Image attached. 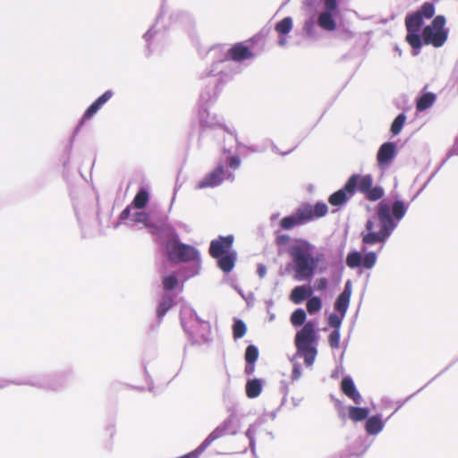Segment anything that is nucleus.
Returning <instances> with one entry per match:
<instances>
[{"instance_id":"obj_26","label":"nucleus","mask_w":458,"mask_h":458,"mask_svg":"<svg viewBox=\"0 0 458 458\" xmlns=\"http://www.w3.org/2000/svg\"><path fill=\"white\" fill-rule=\"evenodd\" d=\"M301 207L308 208L310 209V218L309 219V222L316 218L325 216L328 211L327 205L324 202H317L314 206L310 203H303Z\"/></svg>"},{"instance_id":"obj_25","label":"nucleus","mask_w":458,"mask_h":458,"mask_svg":"<svg viewBox=\"0 0 458 458\" xmlns=\"http://www.w3.org/2000/svg\"><path fill=\"white\" fill-rule=\"evenodd\" d=\"M265 423V416H260L258 418V420L250 425L248 428L245 435L247 438L250 441V448L251 453L255 455L256 454V441H255V435L258 431V429L260 428L262 424Z\"/></svg>"},{"instance_id":"obj_59","label":"nucleus","mask_w":458,"mask_h":458,"mask_svg":"<svg viewBox=\"0 0 458 458\" xmlns=\"http://www.w3.org/2000/svg\"><path fill=\"white\" fill-rule=\"evenodd\" d=\"M286 44H287V39H286L285 36L280 35V38L278 39V45L280 47H285Z\"/></svg>"},{"instance_id":"obj_56","label":"nucleus","mask_w":458,"mask_h":458,"mask_svg":"<svg viewBox=\"0 0 458 458\" xmlns=\"http://www.w3.org/2000/svg\"><path fill=\"white\" fill-rule=\"evenodd\" d=\"M257 273L259 275V276L260 278L264 277L267 274V267L265 265L263 264H259L258 265V269H257Z\"/></svg>"},{"instance_id":"obj_41","label":"nucleus","mask_w":458,"mask_h":458,"mask_svg":"<svg viewBox=\"0 0 458 458\" xmlns=\"http://www.w3.org/2000/svg\"><path fill=\"white\" fill-rule=\"evenodd\" d=\"M259 349L257 346H255L254 344H250V345L247 346V348L245 350V354H244L246 363H250V362L256 363V361L259 359Z\"/></svg>"},{"instance_id":"obj_38","label":"nucleus","mask_w":458,"mask_h":458,"mask_svg":"<svg viewBox=\"0 0 458 458\" xmlns=\"http://www.w3.org/2000/svg\"><path fill=\"white\" fill-rule=\"evenodd\" d=\"M322 308L321 299L318 296H310L307 301V310L310 314L318 312Z\"/></svg>"},{"instance_id":"obj_24","label":"nucleus","mask_w":458,"mask_h":458,"mask_svg":"<svg viewBox=\"0 0 458 458\" xmlns=\"http://www.w3.org/2000/svg\"><path fill=\"white\" fill-rule=\"evenodd\" d=\"M174 298L175 297L171 293H165L163 295L157 310V316L159 321H161L167 311L174 307L175 303Z\"/></svg>"},{"instance_id":"obj_55","label":"nucleus","mask_w":458,"mask_h":458,"mask_svg":"<svg viewBox=\"0 0 458 458\" xmlns=\"http://www.w3.org/2000/svg\"><path fill=\"white\" fill-rule=\"evenodd\" d=\"M454 155H458V138L455 139L452 148L448 152V157Z\"/></svg>"},{"instance_id":"obj_8","label":"nucleus","mask_w":458,"mask_h":458,"mask_svg":"<svg viewBox=\"0 0 458 458\" xmlns=\"http://www.w3.org/2000/svg\"><path fill=\"white\" fill-rule=\"evenodd\" d=\"M317 322L310 320L306 322L295 335V345L297 357H303L306 366L310 367L313 365L316 356L317 349L313 344L317 340Z\"/></svg>"},{"instance_id":"obj_11","label":"nucleus","mask_w":458,"mask_h":458,"mask_svg":"<svg viewBox=\"0 0 458 458\" xmlns=\"http://www.w3.org/2000/svg\"><path fill=\"white\" fill-rule=\"evenodd\" d=\"M217 98L202 101L201 93L199 94V99L198 103V119L199 124L203 128H216L224 127L222 119L216 114H210L208 107L210 105L216 102Z\"/></svg>"},{"instance_id":"obj_22","label":"nucleus","mask_w":458,"mask_h":458,"mask_svg":"<svg viewBox=\"0 0 458 458\" xmlns=\"http://www.w3.org/2000/svg\"><path fill=\"white\" fill-rule=\"evenodd\" d=\"M409 208V204H405L402 199H395L390 208L391 218L395 223L396 227L400 221L405 216Z\"/></svg>"},{"instance_id":"obj_51","label":"nucleus","mask_w":458,"mask_h":458,"mask_svg":"<svg viewBox=\"0 0 458 458\" xmlns=\"http://www.w3.org/2000/svg\"><path fill=\"white\" fill-rule=\"evenodd\" d=\"M340 337H341L340 330H333L331 332V334L329 335L328 342H329L330 346L333 349L339 348Z\"/></svg>"},{"instance_id":"obj_49","label":"nucleus","mask_w":458,"mask_h":458,"mask_svg":"<svg viewBox=\"0 0 458 458\" xmlns=\"http://www.w3.org/2000/svg\"><path fill=\"white\" fill-rule=\"evenodd\" d=\"M157 30L156 29V25H153L144 35L143 38L146 42L147 48L149 52L152 51L151 46H152V39L157 34Z\"/></svg>"},{"instance_id":"obj_62","label":"nucleus","mask_w":458,"mask_h":458,"mask_svg":"<svg viewBox=\"0 0 458 458\" xmlns=\"http://www.w3.org/2000/svg\"><path fill=\"white\" fill-rule=\"evenodd\" d=\"M279 216H280L279 213L272 214L271 216H270L271 223L273 224L275 221H276L278 219Z\"/></svg>"},{"instance_id":"obj_16","label":"nucleus","mask_w":458,"mask_h":458,"mask_svg":"<svg viewBox=\"0 0 458 458\" xmlns=\"http://www.w3.org/2000/svg\"><path fill=\"white\" fill-rule=\"evenodd\" d=\"M396 156V148L393 142H385L382 144L377 154V165L381 170L389 167Z\"/></svg>"},{"instance_id":"obj_4","label":"nucleus","mask_w":458,"mask_h":458,"mask_svg":"<svg viewBox=\"0 0 458 458\" xmlns=\"http://www.w3.org/2000/svg\"><path fill=\"white\" fill-rule=\"evenodd\" d=\"M165 230L161 236H166L165 251L168 259L173 262H191L185 271V277L190 278L200 272L201 259L199 251L192 245L182 243L174 226L170 224L164 225Z\"/></svg>"},{"instance_id":"obj_36","label":"nucleus","mask_w":458,"mask_h":458,"mask_svg":"<svg viewBox=\"0 0 458 458\" xmlns=\"http://www.w3.org/2000/svg\"><path fill=\"white\" fill-rule=\"evenodd\" d=\"M148 201V192L140 189L133 199L132 204L136 208H143Z\"/></svg>"},{"instance_id":"obj_43","label":"nucleus","mask_w":458,"mask_h":458,"mask_svg":"<svg viewBox=\"0 0 458 458\" xmlns=\"http://www.w3.org/2000/svg\"><path fill=\"white\" fill-rule=\"evenodd\" d=\"M18 385H31V386H37L40 387H46L50 389H56L58 386L55 382H51L50 380H35V381H24V382H18Z\"/></svg>"},{"instance_id":"obj_32","label":"nucleus","mask_w":458,"mask_h":458,"mask_svg":"<svg viewBox=\"0 0 458 458\" xmlns=\"http://www.w3.org/2000/svg\"><path fill=\"white\" fill-rule=\"evenodd\" d=\"M406 40L413 49V55H418L422 47L421 36L419 31H407Z\"/></svg>"},{"instance_id":"obj_14","label":"nucleus","mask_w":458,"mask_h":458,"mask_svg":"<svg viewBox=\"0 0 458 458\" xmlns=\"http://www.w3.org/2000/svg\"><path fill=\"white\" fill-rule=\"evenodd\" d=\"M310 218V209L300 206L292 215L287 216L281 220L280 226L284 230H291L295 226L309 223Z\"/></svg>"},{"instance_id":"obj_13","label":"nucleus","mask_w":458,"mask_h":458,"mask_svg":"<svg viewBox=\"0 0 458 458\" xmlns=\"http://www.w3.org/2000/svg\"><path fill=\"white\" fill-rule=\"evenodd\" d=\"M356 179L357 176H351L342 189L330 195L328 199L329 203L338 207L344 205L351 199L356 191Z\"/></svg>"},{"instance_id":"obj_21","label":"nucleus","mask_w":458,"mask_h":458,"mask_svg":"<svg viewBox=\"0 0 458 458\" xmlns=\"http://www.w3.org/2000/svg\"><path fill=\"white\" fill-rule=\"evenodd\" d=\"M312 293L313 290L310 285H298L292 290L290 300L295 304H300L306 299L310 298Z\"/></svg>"},{"instance_id":"obj_53","label":"nucleus","mask_w":458,"mask_h":458,"mask_svg":"<svg viewBox=\"0 0 458 458\" xmlns=\"http://www.w3.org/2000/svg\"><path fill=\"white\" fill-rule=\"evenodd\" d=\"M327 285H328V281L325 277L318 279L317 282H316V284H315L316 289L318 290V291L326 290Z\"/></svg>"},{"instance_id":"obj_48","label":"nucleus","mask_w":458,"mask_h":458,"mask_svg":"<svg viewBox=\"0 0 458 458\" xmlns=\"http://www.w3.org/2000/svg\"><path fill=\"white\" fill-rule=\"evenodd\" d=\"M336 31V38L341 40H350L354 38V33L346 27L337 28Z\"/></svg>"},{"instance_id":"obj_7","label":"nucleus","mask_w":458,"mask_h":458,"mask_svg":"<svg viewBox=\"0 0 458 458\" xmlns=\"http://www.w3.org/2000/svg\"><path fill=\"white\" fill-rule=\"evenodd\" d=\"M181 325L193 344H203L210 341L211 328L208 321L200 319L195 310L183 303L180 310Z\"/></svg>"},{"instance_id":"obj_10","label":"nucleus","mask_w":458,"mask_h":458,"mask_svg":"<svg viewBox=\"0 0 458 458\" xmlns=\"http://www.w3.org/2000/svg\"><path fill=\"white\" fill-rule=\"evenodd\" d=\"M240 429V424L235 415L228 416L222 423H220L200 444V449H207L215 440L221 437L230 434L236 435Z\"/></svg>"},{"instance_id":"obj_28","label":"nucleus","mask_w":458,"mask_h":458,"mask_svg":"<svg viewBox=\"0 0 458 458\" xmlns=\"http://www.w3.org/2000/svg\"><path fill=\"white\" fill-rule=\"evenodd\" d=\"M262 388V380L259 378L248 379L245 386L246 394L249 398H256L260 394Z\"/></svg>"},{"instance_id":"obj_57","label":"nucleus","mask_w":458,"mask_h":458,"mask_svg":"<svg viewBox=\"0 0 458 458\" xmlns=\"http://www.w3.org/2000/svg\"><path fill=\"white\" fill-rule=\"evenodd\" d=\"M261 416H265V422L267 419L274 420L277 416V411H272L270 412H265Z\"/></svg>"},{"instance_id":"obj_52","label":"nucleus","mask_w":458,"mask_h":458,"mask_svg":"<svg viewBox=\"0 0 458 458\" xmlns=\"http://www.w3.org/2000/svg\"><path fill=\"white\" fill-rule=\"evenodd\" d=\"M131 206H128L126 207L120 214L119 216V220L120 222H125L127 220H130L131 219Z\"/></svg>"},{"instance_id":"obj_47","label":"nucleus","mask_w":458,"mask_h":458,"mask_svg":"<svg viewBox=\"0 0 458 458\" xmlns=\"http://www.w3.org/2000/svg\"><path fill=\"white\" fill-rule=\"evenodd\" d=\"M301 357H297V353L293 355L291 359V362L293 364V372H292V379L298 380L301 376V366L299 363L298 360Z\"/></svg>"},{"instance_id":"obj_42","label":"nucleus","mask_w":458,"mask_h":458,"mask_svg":"<svg viewBox=\"0 0 458 458\" xmlns=\"http://www.w3.org/2000/svg\"><path fill=\"white\" fill-rule=\"evenodd\" d=\"M178 285V278L174 274L166 276L163 278V287L165 293H170Z\"/></svg>"},{"instance_id":"obj_30","label":"nucleus","mask_w":458,"mask_h":458,"mask_svg":"<svg viewBox=\"0 0 458 458\" xmlns=\"http://www.w3.org/2000/svg\"><path fill=\"white\" fill-rule=\"evenodd\" d=\"M352 176H357L356 179V191L360 193L366 195V193L370 190L373 185V178L370 174L360 175L357 174H352Z\"/></svg>"},{"instance_id":"obj_61","label":"nucleus","mask_w":458,"mask_h":458,"mask_svg":"<svg viewBox=\"0 0 458 458\" xmlns=\"http://www.w3.org/2000/svg\"><path fill=\"white\" fill-rule=\"evenodd\" d=\"M382 403H383L384 407H390L392 404V401L388 398L382 399Z\"/></svg>"},{"instance_id":"obj_35","label":"nucleus","mask_w":458,"mask_h":458,"mask_svg":"<svg viewBox=\"0 0 458 458\" xmlns=\"http://www.w3.org/2000/svg\"><path fill=\"white\" fill-rule=\"evenodd\" d=\"M356 445H360V450H354V451H348L347 454H344L342 458H360V456L367 451L369 445L364 444V440L361 438H358L355 441Z\"/></svg>"},{"instance_id":"obj_29","label":"nucleus","mask_w":458,"mask_h":458,"mask_svg":"<svg viewBox=\"0 0 458 458\" xmlns=\"http://www.w3.org/2000/svg\"><path fill=\"white\" fill-rule=\"evenodd\" d=\"M422 24L423 18L418 12L408 14L405 18V26L407 31H420Z\"/></svg>"},{"instance_id":"obj_44","label":"nucleus","mask_w":458,"mask_h":458,"mask_svg":"<svg viewBox=\"0 0 458 458\" xmlns=\"http://www.w3.org/2000/svg\"><path fill=\"white\" fill-rule=\"evenodd\" d=\"M419 13H420L422 18L430 19L435 14V6L430 2L424 3L420 9L417 11Z\"/></svg>"},{"instance_id":"obj_31","label":"nucleus","mask_w":458,"mask_h":458,"mask_svg":"<svg viewBox=\"0 0 458 458\" xmlns=\"http://www.w3.org/2000/svg\"><path fill=\"white\" fill-rule=\"evenodd\" d=\"M436 95L431 92L423 94L418 100L416 108L419 112H423L433 106L436 101Z\"/></svg>"},{"instance_id":"obj_20","label":"nucleus","mask_w":458,"mask_h":458,"mask_svg":"<svg viewBox=\"0 0 458 458\" xmlns=\"http://www.w3.org/2000/svg\"><path fill=\"white\" fill-rule=\"evenodd\" d=\"M342 390L356 404L361 403L362 397L360 394V393L357 391L356 386H355L354 382L352 379V377H344V379L342 381Z\"/></svg>"},{"instance_id":"obj_45","label":"nucleus","mask_w":458,"mask_h":458,"mask_svg":"<svg viewBox=\"0 0 458 458\" xmlns=\"http://www.w3.org/2000/svg\"><path fill=\"white\" fill-rule=\"evenodd\" d=\"M173 19L175 22H179L180 24L188 27H191L193 24L192 17L185 13H176L174 14Z\"/></svg>"},{"instance_id":"obj_1","label":"nucleus","mask_w":458,"mask_h":458,"mask_svg":"<svg viewBox=\"0 0 458 458\" xmlns=\"http://www.w3.org/2000/svg\"><path fill=\"white\" fill-rule=\"evenodd\" d=\"M396 228L391 218L390 207L381 201L378 203L376 214L366 222L364 230L360 233L362 247L360 251H350L346 257V265L353 269L362 267L372 269L377 263V255L374 251H367V246L380 243L379 250L387 242Z\"/></svg>"},{"instance_id":"obj_2","label":"nucleus","mask_w":458,"mask_h":458,"mask_svg":"<svg viewBox=\"0 0 458 458\" xmlns=\"http://www.w3.org/2000/svg\"><path fill=\"white\" fill-rule=\"evenodd\" d=\"M221 46L212 47V62L199 75L202 101L217 98L223 87L242 71V66L229 59Z\"/></svg>"},{"instance_id":"obj_27","label":"nucleus","mask_w":458,"mask_h":458,"mask_svg":"<svg viewBox=\"0 0 458 458\" xmlns=\"http://www.w3.org/2000/svg\"><path fill=\"white\" fill-rule=\"evenodd\" d=\"M236 258H237V255L234 250H232L231 252H228L227 254L222 255L219 258H216L218 267L225 273H229L234 267Z\"/></svg>"},{"instance_id":"obj_12","label":"nucleus","mask_w":458,"mask_h":458,"mask_svg":"<svg viewBox=\"0 0 458 458\" xmlns=\"http://www.w3.org/2000/svg\"><path fill=\"white\" fill-rule=\"evenodd\" d=\"M131 224H130V225H132L134 223L143 224L147 228L150 230L152 234H155L158 237H160L165 230L164 225H169L165 222V220L160 222V219H158L155 221L149 214L143 211H134L131 215ZM126 224L129 225V223Z\"/></svg>"},{"instance_id":"obj_58","label":"nucleus","mask_w":458,"mask_h":458,"mask_svg":"<svg viewBox=\"0 0 458 458\" xmlns=\"http://www.w3.org/2000/svg\"><path fill=\"white\" fill-rule=\"evenodd\" d=\"M74 209H75V213H76L78 221L81 223V219H82V213L83 212H82V210L81 209V208L77 204L74 205Z\"/></svg>"},{"instance_id":"obj_46","label":"nucleus","mask_w":458,"mask_h":458,"mask_svg":"<svg viewBox=\"0 0 458 458\" xmlns=\"http://www.w3.org/2000/svg\"><path fill=\"white\" fill-rule=\"evenodd\" d=\"M384 196V190L381 186L371 187L365 197L371 201L380 199Z\"/></svg>"},{"instance_id":"obj_40","label":"nucleus","mask_w":458,"mask_h":458,"mask_svg":"<svg viewBox=\"0 0 458 458\" xmlns=\"http://www.w3.org/2000/svg\"><path fill=\"white\" fill-rule=\"evenodd\" d=\"M406 121V115L403 113L399 114L394 120L391 125V132L394 135H397L401 132L403 124Z\"/></svg>"},{"instance_id":"obj_6","label":"nucleus","mask_w":458,"mask_h":458,"mask_svg":"<svg viewBox=\"0 0 458 458\" xmlns=\"http://www.w3.org/2000/svg\"><path fill=\"white\" fill-rule=\"evenodd\" d=\"M241 163L239 156L231 155V150L224 148L223 154L217 160L215 168L197 182L196 189L216 188L225 181L233 182L234 171L240 167Z\"/></svg>"},{"instance_id":"obj_19","label":"nucleus","mask_w":458,"mask_h":458,"mask_svg":"<svg viewBox=\"0 0 458 458\" xmlns=\"http://www.w3.org/2000/svg\"><path fill=\"white\" fill-rule=\"evenodd\" d=\"M352 293V282L351 280H348L344 284V291L339 294L335 302V309L337 312H339L342 315V317H345L346 315L350 304Z\"/></svg>"},{"instance_id":"obj_9","label":"nucleus","mask_w":458,"mask_h":458,"mask_svg":"<svg viewBox=\"0 0 458 458\" xmlns=\"http://www.w3.org/2000/svg\"><path fill=\"white\" fill-rule=\"evenodd\" d=\"M445 18L443 15H437L434 18L431 24L426 26L422 30L423 42L426 45H432L435 47H442L447 39L448 30L445 29Z\"/></svg>"},{"instance_id":"obj_5","label":"nucleus","mask_w":458,"mask_h":458,"mask_svg":"<svg viewBox=\"0 0 458 458\" xmlns=\"http://www.w3.org/2000/svg\"><path fill=\"white\" fill-rule=\"evenodd\" d=\"M316 246L306 240H299L289 248L295 280L303 282L312 279L324 257L322 253L316 254Z\"/></svg>"},{"instance_id":"obj_18","label":"nucleus","mask_w":458,"mask_h":458,"mask_svg":"<svg viewBox=\"0 0 458 458\" xmlns=\"http://www.w3.org/2000/svg\"><path fill=\"white\" fill-rule=\"evenodd\" d=\"M113 96L114 92L111 89H108L98 97L84 112L78 128L81 126L85 121L91 119L101 109V107L112 98Z\"/></svg>"},{"instance_id":"obj_3","label":"nucleus","mask_w":458,"mask_h":458,"mask_svg":"<svg viewBox=\"0 0 458 458\" xmlns=\"http://www.w3.org/2000/svg\"><path fill=\"white\" fill-rule=\"evenodd\" d=\"M340 18L338 0H320L316 13L305 20L302 30L308 38L317 40L320 38L319 30L325 32L335 31Z\"/></svg>"},{"instance_id":"obj_15","label":"nucleus","mask_w":458,"mask_h":458,"mask_svg":"<svg viewBox=\"0 0 458 458\" xmlns=\"http://www.w3.org/2000/svg\"><path fill=\"white\" fill-rule=\"evenodd\" d=\"M224 51L226 52L228 57L233 62L239 64L244 60L251 59L254 57V54L244 43H237L233 47L226 45H220Z\"/></svg>"},{"instance_id":"obj_17","label":"nucleus","mask_w":458,"mask_h":458,"mask_svg":"<svg viewBox=\"0 0 458 458\" xmlns=\"http://www.w3.org/2000/svg\"><path fill=\"white\" fill-rule=\"evenodd\" d=\"M233 242V235L220 236L218 239L211 241L209 246L210 255L213 258H219L222 255L231 252Z\"/></svg>"},{"instance_id":"obj_54","label":"nucleus","mask_w":458,"mask_h":458,"mask_svg":"<svg viewBox=\"0 0 458 458\" xmlns=\"http://www.w3.org/2000/svg\"><path fill=\"white\" fill-rule=\"evenodd\" d=\"M244 371L247 376H251L255 371V362L246 363Z\"/></svg>"},{"instance_id":"obj_64","label":"nucleus","mask_w":458,"mask_h":458,"mask_svg":"<svg viewBox=\"0 0 458 458\" xmlns=\"http://www.w3.org/2000/svg\"><path fill=\"white\" fill-rule=\"evenodd\" d=\"M176 225L178 227H181V228L184 229L185 231H189L188 225H184V224H182L181 222L177 223Z\"/></svg>"},{"instance_id":"obj_63","label":"nucleus","mask_w":458,"mask_h":458,"mask_svg":"<svg viewBox=\"0 0 458 458\" xmlns=\"http://www.w3.org/2000/svg\"><path fill=\"white\" fill-rule=\"evenodd\" d=\"M411 397V396H409V397H408L406 400H404V401H400V402H398V403H397V407H396V409H395V411H398V410H399V409H400V408L404 404V403H405L407 400H409Z\"/></svg>"},{"instance_id":"obj_37","label":"nucleus","mask_w":458,"mask_h":458,"mask_svg":"<svg viewBox=\"0 0 458 458\" xmlns=\"http://www.w3.org/2000/svg\"><path fill=\"white\" fill-rule=\"evenodd\" d=\"M307 315L303 309H297L295 310L290 318L291 323L293 327H300L302 326L305 323Z\"/></svg>"},{"instance_id":"obj_23","label":"nucleus","mask_w":458,"mask_h":458,"mask_svg":"<svg viewBox=\"0 0 458 458\" xmlns=\"http://www.w3.org/2000/svg\"><path fill=\"white\" fill-rule=\"evenodd\" d=\"M385 427V421L382 420L381 415L377 414L369 417L365 424V430L369 435H378Z\"/></svg>"},{"instance_id":"obj_60","label":"nucleus","mask_w":458,"mask_h":458,"mask_svg":"<svg viewBox=\"0 0 458 458\" xmlns=\"http://www.w3.org/2000/svg\"><path fill=\"white\" fill-rule=\"evenodd\" d=\"M271 148H272V150L275 152V153H278L280 155H283V156H285L287 155L290 151H287V152H280L278 148L276 147V145H275L274 143H271Z\"/></svg>"},{"instance_id":"obj_39","label":"nucleus","mask_w":458,"mask_h":458,"mask_svg":"<svg viewBox=\"0 0 458 458\" xmlns=\"http://www.w3.org/2000/svg\"><path fill=\"white\" fill-rule=\"evenodd\" d=\"M247 331V327L242 319H235L233 326V338L235 340L244 336Z\"/></svg>"},{"instance_id":"obj_34","label":"nucleus","mask_w":458,"mask_h":458,"mask_svg":"<svg viewBox=\"0 0 458 458\" xmlns=\"http://www.w3.org/2000/svg\"><path fill=\"white\" fill-rule=\"evenodd\" d=\"M293 19L291 17H285L276 24L275 30L280 35L286 36L293 30Z\"/></svg>"},{"instance_id":"obj_50","label":"nucleus","mask_w":458,"mask_h":458,"mask_svg":"<svg viewBox=\"0 0 458 458\" xmlns=\"http://www.w3.org/2000/svg\"><path fill=\"white\" fill-rule=\"evenodd\" d=\"M344 318V317H342L341 314L339 316L337 314L332 313L328 317V324L331 327L334 328V330H340L342 321Z\"/></svg>"},{"instance_id":"obj_33","label":"nucleus","mask_w":458,"mask_h":458,"mask_svg":"<svg viewBox=\"0 0 458 458\" xmlns=\"http://www.w3.org/2000/svg\"><path fill=\"white\" fill-rule=\"evenodd\" d=\"M369 411L368 408L363 407H349V417L353 421H361L368 418Z\"/></svg>"}]
</instances>
